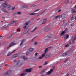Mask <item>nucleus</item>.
Returning <instances> with one entry per match:
<instances>
[{
	"label": "nucleus",
	"instance_id": "nucleus-1",
	"mask_svg": "<svg viewBox=\"0 0 76 76\" xmlns=\"http://www.w3.org/2000/svg\"><path fill=\"white\" fill-rule=\"evenodd\" d=\"M33 69L32 68H30L28 69H26L24 72H26H26H31Z\"/></svg>",
	"mask_w": 76,
	"mask_h": 76
},
{
	"label": "nucleus",
	"instance_id": "nucleus-2",
	"mask_svg": "<svg viewBox=\"0 0 76 76\" xmlns=\"http://www.w3.org/2000/svg\"><path fill=\"white\" fill-rule=\"evenodd\" d=\"M53 69H51L50 71L46 72V75H50V74L53 72Z\"/></svg>",
	"mask_w": 76,
	"mask_h": 76
},
{
	"label": "nucleus",
	"instance_id": "nucleus-3",
	"mask_svg": "<svg viewBox=\"0 0 76 76\" xmlns=\"http://www.w3.org/2000/svg\"><path fill=\"white\" fill-rule=\"evenodd\" d=\"M16 43H14L13 42H12L11 43V44H10L9 46H8V47L7 48V49H9L10 47L11 46H13V45H15V44H16Z\"/></svg>",
	"mask_w": 76,
	"mask_h": 76
},
{
	"label": "nucleus",
	"instance_id": "nucleus-4",
	"mask_svg": "<svg viewBox=\"0 0 76 76\" xmlns=\"http://www.w3.org/2000/svg\"><path fill=\"white\" fill-rule=\"evenodd\" d=\"M61 17L63 19H65V18H66V15L64 13L62 14L61 15Z\"/></svg>",
	"mask_w": 76,
	"mask_h": 76
},
{
	"label": "nucleus",
	"instance_id": "nucleus-5",
	"mask_svg": "<svg viewBox=\"0 0 76 76\" xmlns=\"http://www.w3.org/2000/svg\"><path fill=\"white\" fill-rule=\"evenodd\" d=\"M8 5L6 4V3H4L2 4V6L4 8H6V7H7Z\"/></svg>",
	"mask_w": 76,
	"mask_h": 76
},
{
	"label": "nucleus",
	"instance_id": "nucleus-6",
	"mask_svg": "<svg viewBox=\"0 0 76 76\" xmlns=\"http://www.w3.org/2000/svg\"><path fill=\"white\" fill-rule=\"evenodd\" d=\"M25 72H23V73H22L20 75H19V76H25V75H26V73H25Z\"/></svg>",
	"mask_w": 76,
	"mask_h": 76
},
{
	"label": "nucleus",
	"instance_id": "nucleus-7",
	"mask_svg": "<svg viewBox=\"0 0 76 76\" xmlns=\"http://www.w3.org/2000/svg\"><path fill=\"white\" fill-rule=\"evenodd\" d=\"M18 22V20H13L11 22L10 24H14V23H16Z\"/></svg>",
	"mask_w": 76,
	"mask_h": 76
},
{
	"label": "nucleus",
	"instance_id": "nucleus-8",
	"mask_svg": "<svg viewBox=\"0 0 76 76\" xmlns=\"http://www.w3.org/2000/svg\"><path fill=\"white\" fill-rule=\"evenodd\" d=\"M47 19L45 18L44 19L43 22H42V24H45L47 22Z\"/></svg>",
	"mask_w": 76,
	"mask_h": 76
},
{
	"label": "nucleus",
	"instance_id": "nucleus-9",
	"mask_svg": "<svg viewBox=\"0 0 76 76\" xmlns=\"http://www.w3.org/2000/svg\"><path fill=\"white\" fill-rule=\"evenodd\" d=\"M67 29H66L64 31L61 33V35H64V34H65L66 32H67Z\"/></svg>",
	"mask_w": 76,
	"mask_h": 76
},
{
	"label": "nucleus",
	"instance_id": "nucleus-10",
	"mask_svg": "<svg viewBox=\"0 0 76 76\" xmlns=\"http://www.w3.org/2000/svg\"><path fill=\"white\" fill-rule=\"evenodd\" d=\"M48 48H46L45 50L44 51V53L45 54H46L47 53V52H48Z\"/></svg>",
	"mask_w": 76,
	"mask_h": 76
},
{
	"label": "nucleus",
	"instance_id": "nucleus-11",
	"mask_svg": "<svg viewBox=\"0 0 76 76\" xmlns=\"http://www.w3.org/2000/svg\"><path fill=\"white\" fill-rule=\"evenodd\" d=\"M15 51H16V50H15L11 53L8 52V54H7V56H10V55H11V54H12V53H13V52H15Z\"/></svg>",
	"mask_w": 76,
	"mask_h": 76
},
{
	"label": "nucleus",
	"instance_id": "nucleus-12",
	"mask_svg": "<svg viewBox=\"0 0 76 76\" xmlns=\"http://www.w3.org/2000/svg\"><path fill=\"white\" fill-rule=\"evenodd\" d=\"M7 7L8 9L9 10H11V9H12V6H11L10 5H8Z\"/></svg>",
	"mask_w": 76,
	"mask_h": 76
},
{
	"label": "nucleus",
	"instance_id": "nucleus-13",
	"mask_svg": "<svg viewBox=\"0 0 76 76\" xmlns=\"http://www.w3.org/2000/svg\"><path fill=\"white\" fill-rule=\"evenodd\" d=\"M37 27H35L34 29L33 30H31V32H34V31H35L36 30H37Z\"/></svg>",
	"mask_w": 76,
	"mask_h": 76
},
{
	"label": "nucleus",
	"instance_id": "nucleus-14",
	"mask_svg": "<svg viewBox=\"0 0 76 76\" xmlns=\"http://www.w3.org/2000/svg\"><path fill=\"white\" fill-rule=\"evenodd\" d=\"M71 12H72L73 13H76V10L75 9H72V10Z\"/></svg>",
	"mask_w": 76,
	"mask_h": 76
},
{
	"label": "nucleus",
	"instance_id": "nucleus-15",
	"mask_svg": "<svg viewBox=\"0 0 76 76\" xmlns=\"http://www.w3.org/2000/svg\"><path fill=\"white\" fill-rule=\"evenodd\" d=\"M68 54V53L67 52H66V53L63 54L62 56H66V55H67Z\"/></svg>",
	"mask_w": 76,
	"mask_h": 76
},
{
	"label": "nucleus",
	"instance_id": "nucleus-16",
	"mask_svg": "<svg viewBox=\"0 0 76 76\" xmlns=\"http://www.w3.org/2000/svg\"><path fill=\"white\" fill-rule=\"evenodd\" d=\"M2 11H3V12H4L5 13L8 12H7V10H6L5 9H2Z\"/></svg>",
	"mask_w": 76,
	"mask_h": 76
},
{
	"label": "nucleus",
	"instance_id": "nucleus-17",
	"mask_svg": "<svg viewBox=\"0 0 76 76\" xmlns=\"http://www.w3.org/2000/svg\"><path fill=\"white\" fill-rule=\"evenodd\" d=\"M18 55L17 54L14 55L12 56V57L13 58H15V57H18Z\"/></svg>",
	"mask_w": 76,
	"mask_h": 76
},
{
	"label": "nucleus",
	"instance_id": "nucleus-18",
	"mask_svg": "<svg viewBox=\"0 0 76 76\" xmlns=\"http://www.w3.org/2000/svg\"><path fill=\"white\" fill-rule=\"evenodd\" d=\"M45 70H46V69L45 68L44 69L42 72H40V74H42V73H43L44 72H45Z\"/></svg>",
	"mask_w": 76,
	"mask_h": 76
},
{
	"label": "nucleus",
	"instance_id": "nucleus-19",
	"mask_svg": "<svg viewBox=\"0 0 76 76\" xmlns=\"http://www.w3.org/2000/svg\"><path fill=\"white\" fill-rule=\"evenodd\" d=\"M29 51L30 52H32V51H34V49L33 48H30L29 49Z\"/></svg>",
	"mask_w": 76,
	"mask_h": 76
},
{
	"label": "nucleus",
	"instance_id": "nucleus-20",
	"mask_svg": "<svg viewBox=\"0 0 76 76\" xmlns=\"http://www.w3.org/2000/svg\"><path fill=\"white\" fill-rule=\"evenodd\" d=\"M25 41V40H23L22 41L20 45V46H21V45H22V44H23V43Z\"/></svg>",
	"mask_w": 76,
	"mask_h": 76
},
{
	"label": "nucleus",
	"instance_id": "nucleus-21",
	"mask_svg": "<svg viewBox=\"0 0 76 76\" xmlns=\"http://www.w3.org/2000/svg\"><path fill=\"white\" fill-rule=\"evenodd\" d=\"M75 15H74L71 18V20H73L74 19H75Z\"/></svg>",
	"mask_w": 76,
	"mask_h": 76
},
{
	"label": "nucleus",
	"instance_id": "nucleus-22",
	"mask_svg": "<svg viewBox=\"0 0 76 76\" xmlns=\"http://www.w3.org/2000/svg\"><path fill=\"white\" fill-rule=\"evenodd\" d=\"M29 23V22H26L25 23V25L26 26H27V25H28Z\"/></svg>",
	"mask_w": 76,
	"mask_h": 76
},
{
	"label": "nucleus",
	"instance_id": "nucleus-23",
	"mask_svg": "<svg viewBox=\"0 0 76 76\" xmlns=\"http://www.w3.org/2000/svg\"><path fill=\"white\" fill-rule=\"evenodd\" d=\"M50 29V28H49L47 27L45 28V31H48Z\"/></svg>",
	"mask_w": 76,
	"mask_h": 76
},
{
	"label": "nucleus",
	"instance_id": "nucleus-24",
	"mask_svg": "<svg viewBox=\"0 0 76 76\" xmlns=\"http://www.w3.org/2000/svg\"><path fill=\"white\" fill-rule=\"evenodd\" d=\"M23 59H24V60H27V59H28V57L25 58V56H23Z\"/></svg>",
	"mask_w": 76,
	"mask_h": 76
},
{
	"label": "nucleus",
	"instance_id": "nucleus-25",
	"mask_svg": "<svg viewBox=\"0 0 76 76\" xmlns=\"http://www.w3.org/2000/svg\"><path fill=\"white\" fill-rule=\"evenodd\" d=\"M36 14H37V13H32L29 14V15H36Z\"/></svg>",
	"mask_w": 76,
	"mask_h": 76
},
{
	"label": "nucleus",
	"instance_id": "nucleus-26",
	"mask_svg": "<svg viewBox=\"0 0 76 76\" xmlns=\"http://www.w3.org/2000/svg\"><path fill=\"white\" fill-rule=\"evenodd\" d=\"M30 54V52L29 51H28L26 53V54L27 56L28 55H29Z\"/></svg>",
	"mask_w": 76,
	"mask_h": 76
},
{
	"label": "nucleus",
	"instance_id": "nucleus-27",
	"mask_svg": "<svg viewBox=\"0 0 76 76\" xmlns=\"http://www.w3.org/2000/svg\"><path fill=\"white\" fill-rule=\"evenodd\" d=\"M46 54H45L44 53L42 55V57L43 58L44 57L45 55Z\"/></svg>",
	"mask_w": 76,
	"mask_h": 76
},
{
	"label": "nucleus",
	"instance_id": "nucleus-28",
	"mask_svg": "<svg viewBox=\"0 0 76 76\" xmlns=\"http://www.w3.org/2000/svg\"><path fill=\"white\" fill-rule=\"evenodd\" d=\"M69 44H67L65 45V47H69Z\"/></svg>",
	"mask_w": 76,
	"mask_h": 76
},
{
	"label": "nucleus",
	"instance_id": "nucleus-29",
	"mask_svg": "<svg viewBox=\"0 0 76 76\" xmlns=\"http://www.w3.org/2000/svg\"><path fill=\"white\" fill-rule=\"evenodd\" d=\"M17 14H18V15H21V14H22V13H21V12H18L17 13Z\"/></svg>",
	"mask_w": 76,
	"mask_h": 76
},
{
	"label": "nucleus",
	"instance_id": "nucleus-30",
	"mask_svg": "<svg viewBox=\"0 0 76 76\" xmlns=\"http://www.w3.org/2000/svg\"><path fill=\"white\" fill-rule=\"evenodd\" d=\"M17 31H20V28H18Z\"/></svg>",
	"mask_w": 76,
	"mask_h": 76
},
{
	"label": "nucleus",
	"instance_id": "nucleus-31",
	"mask_svg": "<svg viewBox=\"0 0 76 76\" xmlns=\"http://www.w3.org/2000/svg\"><path fill=\"white\" fill-rule=\"evenodd\" d=\"M69 35H66V37L64 38H66V39H67V38H69Z\"/></svg>",
	"mask_w": 76,
	"mask_h": 76
},
{
	"label": "nucleus",
	"instance_id": "nucleus-32",
	"mask_svg": "<svg viewBox=\"0 0 76 76\" xmlns=\"http://www.w3.org/2000/svg\"><path fill=\"white\" fill-rule=\"evenodd\" d=\"M15 7H12V9L11 10H13L14 9H15Z\"/></svg>",
	"mask_w": 76,
	"mask_h": 76
},
{
	"label": "nucleus",
	"instance_id": "nucleus-33",
	"mask_svg": "<svg viewBox=\"0 0 76 76\" xmlns=\"http://www.w3.org/2000/svg\"><path fill=\"white\" fill-rule=\"evenodd\" d=\"M42 56H40V57H39L38 58V59H42Z\"/></svg>",
	"mask_w": 76,
	"mask_h": 76
},
{
	"label": "nucleus",
	"instance_id": "nucleus-34",
	"mask_svg": "<svg viewBox=\"0 0 76 76\" xmlns=\"http://www.w3.org/2000/svg\"><path fill=\"white\" fill-rule=\"evenodd\" d=\"M36 37H34V38H33L31 40V42H33V40H34V38H35Z\"/></svg>",
	"mask_w": 76,
	"mask_h": 76
},
{
	"label": "nucleus",
	"instance_id": "nucleus-35",
	"mask_svg": "<svg viewBox=\"0 0 76 76\" xmlns=\"http://www.w3.org/2000/svg\"><path fill=\"white\" fill-rule=\"evenodd\" d=\"M58 18H59V15H58V16L56 17L55 18V19H58Z\"/></svg>",
	"mask_w": 76,
	"mask_h": 76
},
{
	"label": "nucleus",
	"instance_id": "nucleus-36",
	"mask_svg": "<svg viewBox=\"0 0 76 76\" xmlns=\"http://www.w3.org/2000/svg\"><path fill=\"white\" fill-rule=\"evenodd\" d=\"M46 64H47V62H45L44 64V65H46Z\"/></svg>",
	"mask_w": 76,
	"mask_h": 76
},
{
	"label": "nucleus",
	"instance_id": "nucleus-37",
	"mask_svg": "<svg viewBox=\"0 0 76 76\" xmlns=\"http://www.w3.org/2000/svg\"><path fill=\"white\" fill-rule=\"evenodd\" d=\"M42 66H39V69H41V68H42Z\"/></svg>",
	"mask_w": 76,
	"mask_h": 76
},
{
	"label": "nucleus",
	"instance_id": "nucleus-38",
	"mask_svg": "<svg viewBox=\"0 0 76 76\" xmlns=\"http://www.w3.org/2000/svg\"><path fill=\"white\" fill-rule=\"evenodd\" d=\"M8 26H7L5 25L3 26V28H7Z\"/></svg>",
	"mask_w": 76,
	"mask_h": 76
},
{
	"label": "nucleus",
	"instance_id": "nucleus-39",
	"mask_svg": "<svg viewBox=\"0 0 76 76\" xmlns=\"http://www.w3.org/2000/svg\"><path fill=\"white\" fill-rule=\"evenodd\" d=\"M23 8H25V7H27V6L26 5H23Z\"/></svg>",
	"mask_w": 76,
	"mask_h": 76
},
{
	"label": "nucleus",
	"instance_id": "nucleus-40",
	"mask_svg": "<svg viewBox=\"0 0 76 76\" xmlns=\"http://www.w3.org/2000/svg\"><path fill=\"white\" fill-rule=\"evenodd\" d=\"M45 40H47V39H48V37H45Z\"/></svg>",
	"mask_w": 76,
	"mask_h": 76
},
{
	"label": "nucleus",
	"instance_id": "nucleus-41",
	"mask_svg": "<svg viewBox=\"0 0 76 76\" xmlns=\"http://www.w3.org/2000/svg\"><path fill=\"white\" fill-rule=\"evenodd\" d=\"M37 44H38V43H37V42H34V44L35 45H37Z\"/></svg>",
	"mask_w": 76,
	"mask_h": 76
},
{
	"label": "nucleus",
	"instance_id": "nucleus-42",
	"mask_svg": "<svg viewBox=\"0 0 76 76\" xmlns=\"http://www.w3.org/2000/svg\"><path fill=\"white\" fill-rule=\"evenodd\" d=\"M61 10H59L58 11V13H60V12H61Z\"/></svg>",
	"mask_w": 76,
	"mask_h": 76
},
{
	"label": "nucleus",
	"instance_id": "nucleus-43",
	"mask_svg": "<svg viewBox=\"0 0 76 76\" xmlns=\"http://www.w3.org/2000/svg\"><path fill=\"white\" fill-rule=\"evenodd\" d=\"M26 26H24L23 27V28H24V29H26Z\"/></svg>",
	"mask_w": 76,
	"mask_h": 76
},
{
	"label": "nucleus",
	"instance_id": "nucleus-44",
	"mask_svg": "<svg viewBox=\"0 0 76 76\" xmlns=\"http://www.w3.org/2000/svg\"><path fill=\"white\" fill-rule=\"evenodd\" d=\"M7 75V73H6L4 75V76H6V75Z\"/></svg>",
	"mask_w": 76,
	"mask_h": 76
},
{
	"label": "nucleus",
	"instance_id": "nucleus-45",
	"mask_svg": "<svg viewBox=\"0 0 76 76\" xmlns=\"http://www.w3.org/2000/svg\"><path fill=\"white\" fill-rule=\"evenodd\" d=\"M39 10V9H38L37 10H35L34 11V12H37V11H38V10Z\"/></svg>",
	"mask_w": 76,
	"mask_h": 76
},
{
	"label": "nucleus",
	"instance_id": "nucleus-46",
	"mask_svg": "<svg viewBox=\"0 0 76 76\" xmlns=\"http://www.w3.org/2000/svg\"><path fill=\"white\" fill-rule=\"evenodd\" d=\"M37 55H38V53H35V56H37Z\"/></svg>",
	"mask_w": 76,
	"mask_h": 76
},
{
	"label": "nucleus",
	"instance_id": "nucleus-47",
	"mask_svg": "<svg viewBox=\"0 0 76 76\" xmlns=\"http://www.w3.org/2000/svg\"><path fill=\"white\" fill-rule=\"evenodd\" d=\"M35 6V5H34L31 6V7H34Z\"/></svg>",
	"mask_w": 76,
	"mask_h": 76
},
{
	"label": "nucleus",
	"instance_id": "nucleus-48",
	"mask_svg": "<svg viewBox=\"0 0 76 76\" xmlns=\"http://www.w3.org/2000/svg\"><path fill=\"white\" fill-rule=\"evenodd\" d=\"M0 1H4V0H0Z\"/></svg>",
	"mask_w": 76,
	"mask_h": 76
},
{
	"label": "nucleus",
	"instance_id": "nucleus-49",
	"mask_svg": "<svg viewBox=\"0 0 76 76\" xmlns=\"http://www.w3.org/2000/svg\"><path fill=\"white\" fill-rule=\"evenodd\" d=\"M10 37H11V36H10L8 37V38H10Z\"/></svg>",
	"mask_w": 76,
	"mask_h": 76
},
{
	"label": "nucleus",
	"instance_id": "nucleus-50",
	"mask_svg": "<svg viewBox=\"0 0 76 76\" xmlns=\"http://www.w3.org/2000/svg\"><path fill=\"white\" fill-rule=\"evenodd\" d=\"M67 1V3H69V1Z\"/></svg>",
	"mask_w": 76,
	"mask_h": 76
},
{
	"label": "nucleus",
	"instance_id": "nucleus-51",
	"mask_svg": "<svg viewBox=\"0 0 76 76\" xmlns=\"http://www.w3.org/2000/svg\"><path fill=\"white\" fill-rule=\"evenodd\" d=\"M39 18H38V19H37L36 20H39Z\"/></svg>",
	"mask_w": 76,
	"mask_h": 76
},
{
	"label": "nucleus",
	"instance_id": "nucleus-52",
	"mask_svg": "<svg viewBox=\"0 0 76 76\" xmlns=\"http://www.w3.org/2000/svg\"><path fill=\"white\" fill-rule=\"evenodd\" d=\"M10 72V71H9L8 72V73H9V72Z\"/></svg>",
	"mask_w": 76,
	"mask_h": 76
},
{
	"label": "nucleus",
	"instance_id": "nucleus-53",
	"mask_svg": "<svg viewBox=\"0 0 76 76\" xmlns=\"http://www.w3.org/2000/svg\"><path fill=\"white\" fill-rule=\"evenodd\" d=\"M69 44H72V42H70Z\"/></svg>",
	"mask_w": 76,
	"mask_h": 76
},
{
	"label": "nucleus",
	"instance_id": "nucleus-54",
	"mask_svg": "<svg viewBox=\"0 0 76 76\" xmlns=\"http://www.w3.org/2000/svg\"><path fill=\"white\" fill-rule=\"evenodd\" d=\"M7 66V64L5 65V66Z\"/></svg>",
	"mask_w": 76,
	"mask_h": 76
},
{
	"label": "nucleus",
	"instance_id": "nucleus-55",
	"mask_svg": "<svg viewBox=\"0 0 76 76\" xmlns=\"http://www.w3.org/2000/svg\"><path fill=\"white\" fill-rule=\"evenodd\" d=\"M73 26V25H72V24H71V26Z\"/></svg>",
	"mask_w": 76,
	"mask_h": 76
},
{
	"label": "nucleus",
	"instance_id": "nucleus-56",
	"mask_svg": "<svg viewBox=\"0 0 76 76\" xmlns=\"http://www.w3.org/2000/svg\"><path fill=\"white\" fill-rule=\"evenodd\" d=\"M2 36H0V37H1Z\"/></svg>",
	"mask_w": 76,
	"mask_h": 76
},
{
	"label": "nucleus",
	"instance_id": "nucleus-57",
	"mask_svg": "<svg viewBox=\"0 0 76 76\" xmlns=\"http://www.w3.org/2000/svg\"><path fill=\"white\" fill-rule=\"evenodd\" d=\"M75 20H76V17H75Z\"/></svg>",
	"mask_w": 76,
	"mask_h": 76
},
{
	"label": "nucleus",
	"instance_id": "nucleus-58",
	"mask_svg": "<svg viewBox=\"0 0 76 76\" xmlns=\"http://www.w3.org/2000/svg\"><path fill=\"white\" fill-rule=\"evenodd\" d=\"M0 70H1V68H0Z\"/></svg>",
	"mask_w": 76,
	"mask_h": 76
},
{
	"label": "nucleus",
	"instance_id": "nucleus-59",
	"mask_svg": "<svg viewBox=\"0 0 76 76\" xmlns=\"http://www.w3.org/2000/svg\"><path fill=\"white\" fill-rule=\"evenodd\" d=\"M0 13H1V11H0Z\"/></svg>",
	"mask_w": 76,
	"mask_h": 76
},
{
	"label": "nucleus",
	"instance_id": "nucleus-60",
	"mask_svg": "<svg viewBox=\"0 0 76 76\" xmlns=\"http://www.w3.org/2000/svg\"><path fill=\"white\" fill-rule=\"evenodd\" d=\"M4 18V17H2V18Z\"/></svg>",
	"mask_w": 76,
	"mask_h": 76
},
{
	"label": "nucleus",
	"instance_id": "nucleus-61",
	"mask_svg": "<svg viewBox=\"0 0 76 76\" xmlns=\"http://www.w3.org/2000/svg\"><path fill=\"white\" fill-rule=\"evenodd\" d=\"M65 61V62H66V61Z\"/></svg>",
	"mask_w": 76,
	"mask_h": 76
},
{
	"label": "nucleus",
	"instance_id": "nucleus-62",
	"mask_svg": "<svg viewBox=\"0 0 76 76\" xmlns=\"http://www.w3.org/2000/svg\"><path fill=\"white\" fill-rule=\"evenodd\" d=\"M41 15V14H40V15Z\"/></svg>",
	"mask_w": 76,
	"mask_h": 76
},
{
	"label": "nucleus",
	"instance_id": "nucleus-63",
	"mask_svg": "<svg viewBox=\"0 0 76 76\" xmlns=\"http://www.w3.org/2000/svg\"><path fill=\"white\" fill-rule=\"evenodd\" d=\"M54 69L55 67H54Z\"/></svg>",
	"mask_w": 76,
	"mask_h": 76
}]
</instances>
